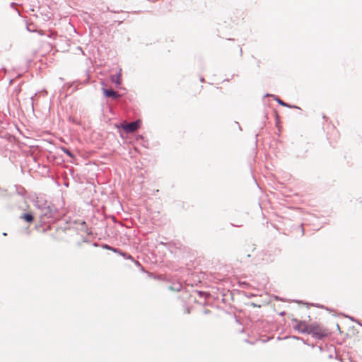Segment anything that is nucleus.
<instances>
[{
  "label": "nucleus",
  "instance_id": "obj_2",
  "mask_svg": "<svg viewBox=\"0 0 362 362\" xmlns=\"http://www.w3.org/2000/svg\"><path fill=\"white\" fill-rule=\"evenodd\" d=\"M307 334H312L313 337L320 339L325 336V331L319 325L312 324L308 325Z\"/></svg>",
  "mask_w": 362,
  "mask_h": 362
},
{
  "label": "nucleus",
  "instance_id": "obj_1",
  "mask_svg": "<svg viewBox=\"0 0 362 362\" xmlns=\"http://www.w3.org/2000/svg\"><path fill=\"white\" fill-rule=\"evenodd\" d=\"M141 122L138 119L135 122L131 123H127L126 122H123L120 124L118 127L122 128L126 133H133L136 132L141 126Z\"/></svg>",
  "mask_w": 362,
  "mask_h": 362
},
{
  "label": "nucleus",
  "instance_id": "obj_4",
  "mask_svg": "<svg viewBox=\"0 0 362 362\" xmlns=\"http://www.w3.org/2000/svg\"><path fill=\"white\" fill-rule=\"evenodd\" d=\"M103 93L106 97L112 98L113 99H117L120 97V95L117 92L112 90L103 88Z\"/></svg>",
  "mask_w": 362,
  "mask_h": 362
},
{
  "label": "nucleus",
  "instance_id": "obj_7",
  "mask_svg": "<svg viewBox=\"0 0 362 362\" xmlns=\"http://www.w3.org/2000/svg\"><path fill=\"white\" fill-rule=\"evenodd\" d=\"M61 149L62 151H64L65 153H66L69 157H71V158L74 157V155L71 153V152L69 149L66 148L65 147H62Z\"/></svg>",
  "mask_w": 362,
  "mask_h": 362
},
{
  "label": "nucleus",
  "instance_id": "obj_5",
  "mask_svg": "<svg viewBox=\"0 0 362 362\" xmlns=\"http://www.w3.org/2000/svg\"><path fill=\"white\" fill-rule=\"evenodd\" d=\"M20 218L24 220L27 223H32L34 220V216L32 212H27L22 214Z\"/></svg>",
  "mask_w": 362,
  "mask_h": 362
},
{
  "label": "nucleus",
  "instance_id": "obj_3",
  "mask_svg": "<svg viewBox=\"0 0 362 362\" xmlns=\"http://www.w3.org/2000/svg\"><path fill=\"white\" fill-rule=\"evenodd\" d=\"M293 322L296 323L293 325V328L296 330L303 334H307L308 325H307L305 322L297 320H293Z\"/></svg>",
  "mask_w": 362,
  "mask_h": 362
},
{
  "label": "nucleus",
  "instance_id": "obj_6",
  "mask_svg": "<svg viewBox=\"0 0 362 362\" xmlns=\"http://www.w3.org/2000/svg\"><path fill=\"white\" fill-rule=\"evenodd\" d=\"M112 82L116 83L117 85H120L122 83V70L119 69V72L115 75L111 76Z\"/></svg>",
  "mask_w": 362,
  "mask_h": 362
},
{
  "label": "nucleus",
  "instance_id": "obj_10",
  "mask_svg": "<svg viewBox=\"0 0 362 362\" xmlns=\"http://www.w3.org/2000/svg\"><path fill=\"white\" fill-rule=\"evenodd\" d=\"M180 288H181V286H180V285H179V286H178L177 288H176V290H177V291H180Z\"/></svg>",
  "mask_w": 362,
  "mask_h": 362
},
{
  "label": "nucleus",
  "instance_id": "obj_9",
  "mask_svg": "<svg viewBox=\"0 0 362 362\" xmlns=\"http://www.w3.org/2000/svg\"><path fill=\"white\" fill-rule=\"evenodd\" d=\"M299 229H300V233H301L302 234H303V233H304L303 228H299Z\"/></svg>",
  "mask_w": 362,
  "mask_h": 362
},
{
  "label": "nucleus",
  "instance_id": "obj_8",
  "mask_svg": "<svg viewBox=\"0 0 362 362\" xmlns=\"http://www.w3.org/2000/svg\"><path fill=\"white\" fill-rule=\"evenodd\" d=\"M278 102H279V104H281V105H283V106H286V107H288V106L286 103H284V101H282L281 100H278Z\"/></svg>",
  "mask_w": 362,
  "mask_h": 362
}]
</instances>
